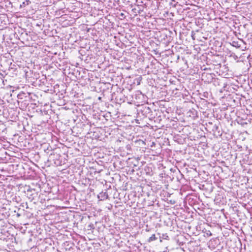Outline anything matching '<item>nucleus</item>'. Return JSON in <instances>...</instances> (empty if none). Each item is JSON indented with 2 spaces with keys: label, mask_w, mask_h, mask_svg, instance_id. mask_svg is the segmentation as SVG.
Listing matches in <instances>:
<instances>
[{
  "label": "nucleus",
  "mask_w": 252,
  "mask_h": 252,
  "mask_svg": "<svg viewBox=\"0 0 252 252\" xmlns=\"http://www.w3.org/2000/svg\"><path fill=\"white\" fill-rule=\"evenodd\" d=\"M98 99L99 100H101V97H98Z\"/></svg>",
  "instance_id": "obj_22"
},
{
  "label": "nucleus",
  "mask_w": 252,
  "mask_h": 252,
  "mask_svg": "<svg viewBox=\"0 0 252 252\" xmlns=\"http://www.w3.org/2000/svg\"><path fill=\"white\" fill-rule=\"evenodd\" d=\"M169 36H170V38H172V39H171L172 40V37H171V35L172 34V32H171V31H169Z\"/></svg>",
  "instance_id": "obj_18"
},
{
  "label": "nucleus",
  "mask_w": 252,
  "mask_h": 252,
  "mask_svg": "<svg viewBox=\"0 0 252 252\" xmlns=\"http://www.w3.org/2000/svg\"><path fill=\"white\" fill-rule=\"evenodd\" d=\"M21 206H22L23 208H26V209H28L29 208L27 202L22 203L21 204Z\"/></svg>",
  "instance_id": "obj_15"
},
{
  "label": "nucleus",
  "mask_w": 252,
  "mask_h": 252,
  "mask_svg": "<svg viewBox=\"0 0 252 252\" xmlns=\"http://www.w3.org/2000/svg\"><path fill=\"white\" fill-rule=\"evenodd\" d=\"M157 239L155 234H153L148 239V242H151Z\"/></svg>",
  "instance_id": "obj_12"
},
{
  "label": "nucleus",
  "mask_w": 252,
  "mask_h": 252,
  "mask_svg": "<svg viewBox=\"0 0 252 252\" xmlns=\"http://www.w3.org/2000/svg\"><path fill=\"white\" fill-rule=\"evenodd\" d=\"M164 143L168 145H170L169 138H167L166 139L165 138Z\"/></svg>",
  "instance_id": "obj_17"
},
{
  "label": "nucleus",
  "mask_w": 252,
  "mask_h": 252,
  "mask_svg": "<svg viewBox=\"0 0 252 252\" xmlns=\"http://www.w3.org/2000/svg\"><path fill=\"white\" fill-rule=\"evenodd\" d=\"M169 81L170 82V83H171V84H173V80H172V79H170Z\"/></svg>",
  "instance_id": "obj_19"
},
{
  "label": "nucleus",
  "mask_w": 252,
  "mask_h": 252,
  "mask_svg": "<svg viewBox=\"0 0 252 252\" xmlns=\"http://www.w3.org/2000/svg\"><path fill=\"white\" fill-rule=\"evenodd\" d=\"M141 113L142 115L144 117H150L152 115V110L151 108L147 106H143L141 110Z\"/></svg>",
  "instance_id": "obj_5"
},
{
  "label": "nucleus",
  "mask_w": 252,
  "mask_h": 252,
  "mask_svg": "<svg viewBox=\"0 0 252 252\" xmlns=\"http://www.w3.org/2000/svg\"><path fill=\"white\" fill-rule=\"evenodd\" d=\"M86 71H83V74H86Z\"/></svg>",
  "instance_id": "obj_24"
},
{
  "label": "nucleus",
  "mask_w": 252,
  "mask_h": 252,
  "mask_svg": "<svg viewBox=\"0 0 252 252\" xmlns=\"http://www.w3.org/2000/svg\"><path fill=\"white\" fill-rule=\"evenodd\" d=\"M2 148V144H0V150Z\"/></svg>",
  "instance_id": "obj_23"
},
{
  "label": "nucleus",
  "mask_w": 252,
  "mask_h": 252,
  "mask_svg": "<svg viewBox=\"0 0 252 252\" xmlns=\"http://www.w3.org/2000/svg\"><path fill=\"white\" fill-rule=\"evenodd\" d=\"M31 3L30 0H25L20 5V8H24Z\"/></svg>",
  "instance_id": "obj_10"
},
{
  "label": "nucleus",
  "mask_w": 252,
  "mask_h": 252,
  "mask_svg": "<svg viewBox=\"0 0 252 252\" xmlns=\"http://www.w3.org/2000/svg\"><path fill=\"white\" fill-rule=\"evenodd\" d=\"M167 156H168L169 158L171 157L172 151L170 149H166Z\"/></svg>",
  "instance_id": "obj_14"
},
{
  "label": "nucleus",
  "mask_w": 252,
  "mask_h": 252,
  "mask_svg": "<svg viewBox=\"0 0 252 252\" xmlns=\"http://www.w3.org/2000/svg\"><path fill=\"white\" fill-rule=\"evenodd\" d=\"M88 227L89 229H94V224H93V223H91V224H90L88 226Z\"/></svg>",
  "instance_id": "obj_16"
},
{
  "label": "nucleus",
  "mask_w": 252,
  "mask_h": 252,
  "mask_svg": "<svg viewBox=\"0 0 252 252\" xmlns=\"http://www.w3.org/2000/svg\"><path fill=\"white\" fill-rule=\"evenodd\" d=\"M170 14L172 15V16H173V13L172 12H171Z\"/></svg>",
  "instance_id": "obj_26"
},
{
  "label": "nucleus",
  "mask_w": 252,
  "mask_h": 252,
  "mask_svg": "<svg viewBox=\"0 0 252 252\" xmlns=\"http://www.w3.org/2000/svg\"><path fill=\"white\" fill-rule=\"evenodd\" d=\"M49 158H50V159H52L54 161V163L56 165H62V160L61 159V156L60 155V154H57V153L53 154L51 153L50 155Z\"/></svg>",
  "instance_id": "obj_3"
},
{
  "label": "nucleus",
  "mask_w": 252,
  "mask_h": 252,
  "mask_svg": "<svg viewBox=\"0 0 252 252\" xmlns=\"http://www.w3.org/2000/svg\"><path fill=\"white\" fill-rule=\"evenodd\" d=\"M30 100H17L18 104L19 106L21 107L22 109H26L29 104Z\"/></svg>",
  "instance_id": "obj_8"
},
{
  "label": "nucleus",
  "mask_w": 252,
  "mask_h": 252,
  "mask_svg": "<svg viewBox=\"0 0 252 252\" xmlns=\"http://www.w3.org/2000/svg\"><path fill=\"white\" fill-rule=\"evenodd\" d=\"M26 194L29 199L32 200L37 195V192L35 189L28 187L26 191Z\"/></svg>",
  "instance_id": "obj_4"
},
{
  "label": "nucleus",
  "mask_w": 252,
  "mask_h": 252,
  "mask_svg": "<svg viewBox=\"0 0 252 252\" xmlns=\"http://www.w3.org/2000/svg\"><path fill=\"white\" fill-rule=\"evenodd\" d=\"M0 240L6 242H13L16 239L13 235H11L8 232H2L0 235Z\"/></svg>",
  "instance_id": "obj_2"
},
{
  "label": "nucleus",
  "mask_w": 252,
  "mask_h": 252,
  "mask_svg": "<svg viewBox=\"0 0 252 252\" xmlns=\"http://www.w3.org/2000/svg\"><path fill=\"white\" fill-rule=\"evenodd\" d=\"M72 74L74 75L77 79H80L83 78L84 76L81 74V72L78 69H74Z\"/></svg>",
  "instance_id": "obj_9"
},
{
  "label": "nucleus",
  "mask_w": 252,
  "mask_h": 252,
  "mask_svg": "<svg viewBox=\"0 0 252 252\" xmlns=\"http://www.w3.org/2000/svg\"><path fill=\"white\" fill-rule=\"evenodd\" d=\"M160 241H162L161 239L168 240L169 237L167 235V234L166 233H165V234H163L162 236L160 237Z\"/></svg>",
  "instance_id": "obj_13"
},
{
  "label": "nucleus",
  "mask_w": 252,
  "mask_h": 252,
  "mask_svg": "<svg viewBox=\"0 0 252 252\" xmlns=\"http://www.w3.org/2000/svg\"><path fill=\"white\" fill-rule=\"evenodd\" d=\"M173 1V0H171V1ZM170 3H172V2H170Z\"/></svg>",
  "instance_id": "obj_27"
},
{
  "label": "nucleus",
  "mask_w": 252,
  "mask_h": 252,
  "mask_svg": "<svg viewBox=\"0 0 252 252\" xmlns=\"http://www.w3.org/2000/svg\"><path fill=\"white\" fill-rule=\"evenodd\" d=\"M87 80H88V81H90V79L89 77L87 78Z\"/></svg>",
  "instance_id": "obj_25"
},
{
  "label": "nucleus",
  "mask_w": 252,
  "mask_h": 252,
  "mask_svg": "<svg viewBox=\"0 0 252 252\" xmlns=\"http://www.w3.org/2000/svg\"><path fill=\"white\" fill-rule=\"evenodd\" d=\"M14 36L23 43L30 41L31 39V37L28 35L27 31L23 29L17 30L15 32Z\"/></svg>",
  "instance_id": "obj_1"
},
{
  "label": "nucleus",
  "mask_w": 252,
  "mask_h": 252,
  "mask_svg": "<svg viewBox=\"0 0 252 252\" xmlns=\"http://www.w3.org/2000/svg\"><path fill=\"white\" fill-rule=\"evenodd\" d=\"M29 96H30V94H29V93L21 92L17 94V100L23 101L26 100H30Z\"/></svg>",
  "instance_id": "obj_6"
},
{
  "label": "nucleus",
  "mask_w": 252,
  "mask_h": 252,
  "mask_svg": "<svg viewBox=\"0 0 252 252\" xmlns=\"http://www.w3.org/2000/svg\"><path fill=\"white\" fill-rule=\"evenodd\" d=\"M29 94H30V100H35L36 98H37V96L33 94V93H29Z\"/></svg>",
  "instance_id": "obj_11"
},
{
  "label": "nucleus",
  "mask_w": 252,
  "mask_h": 252,
  "mask_svg": "<svg viewBox=\"0 0 252 252\" xmlns=\"http://www.w3.org/2000/svg\"><path fill=\"white\" fill-rule=\"evenodd\" d=\"M108 189H109V188L105 189L104 191H102L97 195V198L99 200L103 201L109 198V196L107 193Z\"/></svg>",
  "instance_id": "obj_7"
},
{
  "label": "nucleus",
  "mask_w": 252,
  "mask_h": 252,
  "mask_svg": "<svg viewBox=\"0 0 252 252\" xmlns=\"http://www.w3.org/2000/svg\"><path fill=\"white\" fill-rule=\"evenodd\" d=\"M121 17H124V14H123V13H122L121 14Z\"/></svg>",
  "instance_id": "obj_20"
},
{
  "label": "nucleus",
  "mask_w": 252,
  "mask_h": 252,
  "mask_svg": "<svg viewBox=\"0 0 252 252\" xmlns=\"http://www.w3.org/2000/svg\"><path fill=\"white\" fill-rule=\"evenodd\" d=\"M0 252H8V251H1V250H0Z\"/></svg>",
  "instance_id": "obj_21"
}]
</instances>
